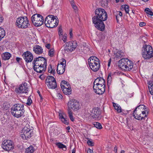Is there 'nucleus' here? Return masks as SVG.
I'll use <instances>...</instances> for the list:
<instances>
[{"mask_svg": "<svg viewBox=\"0 0 153 153\" xmlns=\"http://www.w3.org/2000/svg\"><path fill=\"white\" fill-rule=\"evenodd\" d=\"M95 16L92 18L93 22L98 30L103 31L105 28L103 22L106 20L108 18L107 13L104 9L98 8L95 11Z\"/></svg>", "mask_w": 153, "mask_h": 153, "instance_id": "obj_1", "label": "nucleus"}, {"mask_svg": "<svg viewBox=\"0 0 153 153\" xmlns=\"http://www.w3.org/2000/svg\"><path fill=\"white\" fill-rule=\"evenodd\" d=\"M24 105L22 104L14 105L12 108L11 111L12 115L17 118H19L23 115L25 110Z\"/></svg>", "mask_w": 153, "mask_h": 153, "instance_id": "obj_2", "label": "nucleus"}, {"mask_svg": "<svg viewBox=\"0 0 153 153\" xmlns=\"http://www.w3.org/2000/svg\"><path fill=\"white\" fill-rule=\"evenodd\" d=\"M141 55L145 59H149L153 57V49L149 45H145L142 48Z\"/></svg>", "mask_w": 153, "mask_h": 153, "instance_id": "obj_3", "label": "nucleus"}, {"mask_svg": "<svg viewBox=\"0 0 153 153\" xmlns=\"http://www.w3.org/2000/svg\"><path fill=\"white\" fill-rule=\"evenodd\" d=\"M88 65L90 68L93 71H98L100 68V60L95 56H91L88 60Z\"/></svg>", "mask_w": 153, "mask_h": 153, "instance_id": "obj_4", "label": "nucleus"}, {"mask_svg": "<svg viewBox=\"0 0 153 153\" xmlns=\"http://www.w3.org/2000/svg\"><path fill=\"white\" fill-rule=\"evenodd\" d=\"M59 21L52 15L48 16L45 19V24L48 27L52 28L56 27Z\"/></svg>", "mask_w": 153, "mask_h": 153, "instance_id": "obj_5", "label": "nucleus"}, {"mask_svg": "<svg viewBox=\"0 0 153 153\" xmlns=\"http://www.w3.org/2000/svg\"><path fill=\"white\" fill-rule=\"evenodd\" d=\"M148 114V111L147 110L142 111L135 108L134 111L133 115L135 119L140 120H145Z\"/></svg>", "mask_w": 153, "mask_h": 153, "instance_id": "obj_6", "label": "nucleus"}, {"mask_svg": "<svg viewBox=\"0 0 153 153\" xmlns=\"http://www.w3.org/2000/svg\"><path fill=\"white\" fill-rule=\"evenodd\" d=\"M27 17L18 18L16 21V25L19 28H26L30 25Z\"/></svg>", "mask_w": 153, "mask_h": 153, "instance_id": "obj_7", "label": "nucleus"}, {"mask_svg": "<svg viewBox=\"0 0 153 153\" xmlns=\"http://www.w3.org/2000/svg\"><path fill=\"white\" fill-rule=\"evenodd\" d=\"M32 22L36 27H39L42 25L44 23L43 16L40 14H35L31 17Z\"/></svg>", "mask_w": 153, "mask_h": 153, "instance_id": "obj_8", "label": "nucleus"}, {"mask_svg": "<svg viewBox=\"0 0 153 153\" xmlns=\"http://www.w3.org/2000/svg\"><path fill=\"white\" fill-rule=\"evenodd\" d=\"M30 126L28 125L25 126L22 131L21 137L24 140L30 138L32 135L33 133L32 129H30Z\"/></svg>", "mask_w": 153, "mask_h": 153, "instance_id": "obj_9", "label": "nucleus"}, {"mask_svg": "<svg viewBox=\"0 0 153 153\" xmlns=\"http://www.w3.org/2000/svg\"><path fill=\"white\" fill-rule=\"evenodd\" d=\"M33 65H40L46 68L47 60L43 57H38L34 58L33 62Z\"/></svg>", "mask_w": 153, "mask_h": 153, "instance_id": "obj_10", "label": "nucleus"}, {"mask_svg": "<svg viewBox=\"0 0 153 153\" xmlns=\"http://www.w3.org/2000/svg\"><path fill=\"white\" fill-rule=\"evenodd\" d=\"M68 109H70V110L72 109L74 111H77L80 108L79 102L73 99L68 102Z\"/></svg>", "mask_w": 153, "mask_h": 153, "instance_id": "obj_11", "label": "nucleus"}, {"mask_svg": "<svg viewBox=\"0 0 153 153\" xmlns=\"http://www.w3.org/2000/svg\"><path fill=\"white\" fill-rule=\"evenodd\" d=\"M2 147L4 150L9 151L12 150L14 148L13 144L11 140H4L2 142Z\"/></svg>", "mask_w": 153, "mask_h": 153, "instance_id": "obj_12", "label": "nucleus"}, {"mask_svg": "<svg viewBox=\"0 0 153 153\" xmlns=\"http://www.w3.org/2000/svg\"><path fill=\"white\" fill-rule=\"evenodd\" d=\"M65 49L67 51L71 52L75 50L77 46L76 41H71L65 43Z\"/></svg>", "mask_w": 153, "mask_h": 153, "instance_id": "obj_13", "label": "nucleus"}, {"mask_svg": "<svg viewBox=\"0 0 153 153\" xmlns=\"http://www.w3.org/2000/svg\"><path fill=\"white\" fill-rule=\"evenodd\" d=\"M28 90L27 84L24 83L20 85L18 88H16L15 91L17 93L22 94L27 93Z\"/></svg>", "mask_w": 153, "mask_h": 153, "instance_id": "obj_14", "label": "nucleus"}, {"mask_svg": "<svg viewBox=\"0 0 153 153\" xmlns=\"http://www.w3.org/2000/svg\"><path fill=\"white\" fill-rule=\"evenodd\" d=\"M22 56L26 63L30 62L33 59L32 53L28 51L24 52L22 54Z\"/></svg>", "mask_w": 153, "mask_h": 153, "instance_id": "obj_15", "label": "nucleus"}, {"mask_svg": "<svg viewBox=\"0 0 153 153\" xmlns=\"http://www.w3.org/2000/svg\"><path fill=\"white\" fill-rule=\"evenodd\" d=\"M101 114V112L100 109L98 108H96L92 110L91 115L93 119L95 120H99L100 119V116Z\"/></svg>", "mask_w": 153, "mask_h": 153, "instance_id": "obj_16", "label": "nucleus"}, {"mask_svg": "<svg viewBox=\"0 0 153 153\" xmlns=\"http://www.w3.org/2000/svg\"><path fill=\"white\" fill-rule=\"evenodd\" d=\"M105 85H94L93 88L94 91L98 94H102L105 91Z\"/></svg>", "mask_w": 153, "mask_h": 153, "instance_id": "obj_17", "label": "nucleus"}, {"mask_svg": "<svg viewBox=\"0 0 153 153\" xmlns=\"http://www.w3.org/2000/svg\"><path fill=\"white\" fill-rule=\"evenodd\" d=\"M33 68L36 72L39 73H42L46 70V68L40 65H33Z\"/></svg>", "mask_w": 153, "mask_h": 153, "instance_id": "obj_18", "label": "nucleus"}, {"mask_svg": "<svg viewBox=\"0 0 153 153\" xmlns=\"http://www.w3.org/2000/svg\"><path fill=\"white\" fill-rule=\"evenodd\" d=\"M127 59L125 58H123L119 61L118 64L119 68L125 70Z\"/></svg>", "mask_w": 153, "mask_h": 153, "instance_id": "obj_19", "label": "nucleus"}, {"mask_svg": "<svg viewBox=\"0 0 153 153\" xmlns=\"http://www.w3.org/2000/svg\"><path fill=\"white\" fill-rule=\"evenodd\" d=\"M105 80L100 77L97 78L94 82V85H105Z\"/></svg>", "mask_w": 153, "mask_h": 153, "instance_id": "obj_20", "label": "nucleus"}, {"mask_svg": "<svg viewBox=\"0 0 153 153\" xmlns=\"http://www.w3.org/2000/svg\"><path fill=\"white\" fill-rule=\"evenodd\" d=\"M33 51L36 54L40 55L43 52L42 48L38 45H35L33 47Z\"/></svg>", "mask_w": 153, "mask_h": 153, "instance_id": "obj_21", "label": "nucleus"}, {"mask_svg": "<svg viewBox=\"0 0 153 153\" xmlns=\"http://www.w3.org/2000/svg\"><path fill=\"white\" fill-rule=\"evenodd\" d=\"M125 70L130 71L133 68L134 64L133 62L128 59H127Z\"/></svg>", "mask_w": 153, "mask_h": 153, "instance_id": "obj_22", "label": "nucleus"}, {"mask_svg": "<svg viewBox=\"0 0 153 153\" xmlns=\"http://www.w3.org/2000/svg\"><path fill=\"white\" fill-rule=\"evenodd\" d=\"M65 66H62L58 64L57 68V71L58 74H63L65 71Z\"/></svg>", "mask_w": 153, "mask_h": 153, "instance_id": "obj_23", "label": "nucleus"}, {"mask_svg": "<svg viewBox=\"0 0 153 153\" xmlns=\"http://www.w3.org/2000/svg\"><path fill=\"white\" fill-rule=\"evenodd\" d=\"M64 115H65V114L63 113H59V118L63 123L68 124V120H66V118H64Z\"/></svg>", "mask_w": 153, "mask_h": 153, "instance_id": "obj_24", "label": "nucleus"}, {"mask_svg": "<svg viewBox=\"0 0 153 153\" xmlns=\"http://www.w3.org/2000/svg\"><path fill=\"white\" fill-rule=\"evenodd\" d=\"M11 56V54L8 52H5L2 55V57L4 60L9 59Z\"/></svg>", "mask_w": 153, "mask_h": 153, "instance_id": "obj_25", "label": "nucleus"}, {"mask_svg": "<svg viewBox=\"0 0 153 153\" xmlns=\"http://www.w3.org/2000/svg\"><path fill=\"white\" fill-rule=\"evenodd\" d=\"M55 80V79L53 76H48L47 77L45 80L46 84L47 85Z\"/></svg>", "mask_w": 153, "mask_h": 153, "instance_id": "obj_26", "label": "nucleus"}, {"mask_svg": "<svg viewBox=\"0 0 153 153\" xmlns=\"http://www.w3.org/2000/svg\"><path fill=\"white\" fill-rule=\"evenodd\" d=\"M47 85L48 87L50 88L54 89L56 88L57 86L56 80L48 84Z\"/></svg>", "mask_w": 153, "mask_h": 153, "instance_id": "obj_27", "label": "nucleus"}, {"mask_svg": "<svg viewBox=\"0 0 153 153\" xmlns=\"http://www.w3.org/2000/svg\"><path fill=\"white\" fill-rule=\"evenodd\" d=\"M71 88L70 87H66L64 88L62 91L66 95H70L71 94Z\"/></svg>", "mask_w": 153, "mask_h": 153, "instance_id": "obj_28", "label": "nucleus"}, {"mask_svg": "<svg viewBox=\"0 0 153 153\" xmlns=\"http://www.w3.org/2000/svg\"><path fill=\"white\" fill-rule=\"evenodd\" d=\"M56 145L57 146L58 148L62 149L64 151H65L67 149L66 146L65 145L62 144V143L59 142L56 143Z\"/></svg>", "mask_w": 153, "mask_h": 153, "instance_id": "obj_29", "label": "nucleus"}, {"mask_svg": "<svg viewBox=\"0 0 153 153\" xmlns=\"http://www.w3.org/2000/svg\"><path fill=\"white\" fill-rule=\"evenodd\" d=\"M113 105L115 109H116L118 112L120 113L121 112V108L118 104L115 103H113Z\"/></svg>", "mask_w": 153, "mask_h": 153, "instance_id": "obj_30", "label": "nucleus"}, {"mask_svg": "<svg viewBox=\"0 0 153 153\" xmlns=\"http://www.w3.org/2000/svg\"><path fill=\"white\" fill-rule=\"evenodd\" d=\"M149 84L148 88L150 94H153V82H149Z\"/></svg>", "mask_w": 153, "mask_h": 153, "instance_id": "obj_31", "label": "nucleus"}, {"mask_svg": "<svg viewBox=\"0 0 153 153\" xmlns=\"http://www.w3.org/2000/svg\"><path fill=\"white\" fill-rule=\"evenodd\" d=\"M10 107V105L7 102H5L3 103V106H2V108L3 110L6 111L9 110V109Z\"/></svg>", "mask_w": 153, "mask_h": 153, "instance_id": "obj_32", "label": "nucleus"}, {"mask_svg": "<svg viewBox=\"0 0 153 153\" xmlns=\"http://www.w3.org/2000/svg\"><path fill=\"white\" fill-rule=\"evenodd\" d=\"M124 53L121 51H118V52L115 53V56L118 58L120 59L123 56Z\"/></svg>", "mask_w": 153, "mask_h": 153, "instance_id": "obj_33", "label": "nucleus"}, {"mask_svg": "<svg viewBox=\"0 0 153 153\" xmlns=\"http://www.w3.org/2000/svg\"><path fill=\"white\" fill-rule=\"evenodd\" d=\"M34 151V149L33 146H30L26 149V153H33Z\"/></svg>", "mask_w": 153, "mask_h": 153, "instance_id": "obj_34", "label": "nucleus"}, {"mask_svg": "<svg viewBox=\"0 0 153 153\" xmlns=\"http://www.w3.org/2000/svg\"><path fill=\"white\" fill-rule=\"evenodd\" d=\"M68 111L69 115V116L71 120L73 122L74 121V119L73 116V113L71 110H70V109H68Z\"/></svg>", "mask_w": 153, "mask_h": 153, "instance_id": "obj_35", "label": "nucleus"}, {"mask_svg": "<svg viewBox=\"0 0 153 153\" xmlns=\"http://www.w3.org/2000/svg\"><path fill=\"white\" fill-rule=\"evenodd\" d=\"M135 108H137V110H142V111L147 110L146 107L143 105H140L137 107Z\"/></svg>", "mask_w": 153, "mask_h": 153, "instance_id": "obj_36", "label": "nucleus"}, {"mask_svg": "<svg viewBox=\"0 0 153 153\" xmlns=\"http://www.w3.org/2000/svg\"><path fill=\"white\" fill-rule=\"evenodd\" d=\"M48 71L49 73H52L54 76L55 74V69L52 68L51 64L49 65L48 67Z\"/></svg>", "mask_w": 153, "mask_h": 153, "instance_id": "obj_37", "label": "nucleus"}, {"mask_svg": "<svg viewBox=\"0 0 153 153\" xmlns=\"http://www.w3.org/2000/svg\"><path fill=\"white\" fill-rule=\"evenodd\" d=\"M5 31L3 29L0 27V41L5 35Z\"/></svg>", "mask_w": 153, "mask_h": 153, "instance_id": "obj_38", "label": "nucleus"}, {"mask_svg": "<svg viewBox=\"0 0 153 153\" xmlns=\"http://www.w3.org/2000/svg\"><path fill=\"white\" fill-rule=\"evenodd\" d=\"M93 125L94 126L98 129H101L102 128V127L101 124L98 122H94Z\"/></svg>", "mask_w": 153, "mask_h": 153, "instance_id": "obj_39", "label": "nucleus"}, {"mask_svg": "<svg viewBox=\"0 0 153 153\" xmlns=\"http://www.w3.org/2000/svg\"><path fill=\"white\" fill-rule=\"evenodd\" d=\"M144 11L146 13L150 15L151 16H153V12L149 8H146L145 9Z\"/></svg>", "mask_w": 153, "mask_h": 153, "instance_id": "obj_40", "label": "nucleus"}, {"mask_svg": "<svg viewBox=\"0 0 153 153\" xmlns=\"http://www.w3.org/2000/svg\"><path fill=\"white\" fill-rule=\"evenodd\" d=\"M101 5L102 7L106 6L108 5L107 0H101Z\"/></svg>", "mask_w": 153, "mask_h": 153, "instance_id": "obj_41", "label": "nucleus"}, {"mask_svg": "<svg viewBox=\"0 0 153 153\" xmlns=\"http://www.w3.org/2000/svg\"><path fill=\"white\" fill-rule=\"evenodd\" d=\"M111 74H109L107 77V84L108 85H110L111 81Z\"/></svg>", "mask_w": 153, "mask_h": 153, "instance_id": "obj_42", "label": "nucleus"}, {"mask_svg": "<svg viewBox=\"0 0 153 153\" xmlns=\"http://www.w3.org/2000/svg\"><path fill=\"white\" fill-rule=\"evenodd\" d=\"M121 7L124 8L126 13H128L129 11V6L127 5H125L124 6L122 5Z\"/></svg>", "mask_w": 153, "mask_h": 153, "instance_id": "obj_43", "label": "nucleus"}, {"mask_svg": "<svg viewBox=\"0 0 153 153\" xmlns=\"http://www.w3.org/2000/svg\"><path fill=\"white\" fill-rule=\"evenodd\" d=\"M54 53V50L53 48L50 49L49 51L48 54L49 56L51 57H52L53 56Z\"/></svg>", "mask_w": 153, "mask_h": 153, "instance_id": "obj_44", "label": "nucleus"}, {"mask_svg": "<svg viewBox=\"0 0 153 153\" xmlns=\"http://www.w3.org/2000/svg\"><path fill=\"white\" fill-rule=\"evenodd\" d=\"M84 79L81 78L77 80V83L79 85H82L84 82Z\"/></svg>", "mask_w": 153, "mask_h": 153, "instance_id": "obj_45", "label": "nucleus"}, {"mask_svg": "<svg viewBox=\"0 0 153 153\" xmlns=\"http://www.w3.org/2000/svg\"><path fill=\"white\" fill-rule=\"evenodd\" d=\"M61 84H63V85H65V88H66V87H70L69 83L65 80L62 81L61 82Z\"/></svg>", "mask_w": 153, "mask_h": 153, "instance_id": "obj_46", "label": "nucleus"}, {"mask_svg": "<svg viewBox=\"0 0 153 153\" xmlns=\"http://www.w3.org/2000/svg\"><path fill=\"white\" fill-rule=\"evenodd\" d=\"M32 103V101L31 98H28L27 100V102L26 104L28 105H31Z\"/></svg>", "mask_w": 153, "mask_h": 153, "instance_id": "obj_47", "label": "nucleus"}, {"mask_svg": "<svg viewBox=\"0 0 153 153\" xmlns=\"http://www.w3.org/2000/svg\"><path fill=\"white\" fill-rule=\"evenodd\" d=\"M65 64L66 61L65 59H63L62 61V62H61L60 64H59V65H61L62 66H65Z\"/></svg>", "mask_w": 153, "mask_h": 153, "instance_id": "obj_48", "label": "nucleus"}, {"mask_svg": "<svg viewBox=\"0 0 153 153\" xmlns=\"http://www.w3.org/2000/svg\"><path fill=\"white\" fill-rule=\"evenodd\" d=\"M62 31L61 27H59V35H62Z\"/></svg>", "mask_w": 153, "mask_h": 153, "instance_id": "obj_49", "label": "nucleus"}, {"mask_svg": "<svg viewBox=\"0 0 153 153\" xmlns=\"http://www.w3.org/2000/svg\"><path fill=\"white\" fill-rule=\"evenodd\" d=\"M87 143L88 145L90 146H93V143L92 141L91 140H88V141Z\"/></svg>", "mask_w": 153, "mask_h": 153, "instance_id": "obj_50", "label": "nucleus"}, {"mask_svg": "<svg viewBox=\"0 0 153 153\" xmlns=\"http://www.w3.org/2000/svg\"><path fill=\"white\" fill-rule=\"evenodd\" d=\"M116 17L117 22H119V19H121V17H120L119 16H118V15L117 14H116Z\"/></svg>", "mask_w": 153, "mask_h": 153, "instance_id": "obj_51", "label": "nucleus"}, {"mask_svg": "<svg viewBox=\"0 0 153 153\" xmlns=\"http://www.w3.org/2000/svg\"><path fill=\"white\" fill-rule=\"evenodd\" d=\"M69 31H70L69 34H70V37L71 38L72 37L73 35V33H72V28H71L69 30Z\"/></svg>", "mask_w": 153, "mask_h": 153, "instance_id": "obj_52", "label": "nucleus"}, {"mask_svg": "<svg viewBox=\"0 0 153 153\" xmlns=\"http://www.w3.org/2000/svg\"><path fill=\"white\" fill-rule=\"evenodd\" d=\"M116 14L118 15V16H119L120 17H121L122 16V13L121 11L117 12Z\"/></svg>", "mask_w": 153, "mask_h": 153, "instance_id": "obj_53", "label": "nucleus"}, {"mask_svg": "<svg viewBox=\"0 0 153 153\" xmlns=\"http://www.w3.org/2000/svg\"><path fill=\"white\" fill-rule=\"evenodd\" d=\"M111 62V58H110L109 59V60L108 61V67H109L110 66Z\"/></svg>", "mask_w": 153, "mask_h": 153, "instance_id": "obj_54", "label": "nucleus"}, {"mask_svg": "<svg viewBox=\"0 0 153 153\" xmlns=\"http://www.w3.org/2000/svg\"><path fill=\"white\" fill-rule=\"evenodd\" d=\"M146 23L144 22H141L139 24V25L140 27H142L145 26Z\"/></svg>", "mask_w": 153, "mask_h": 153, "instance_id": "obj_55", "label": "nucleus"}, {"mask_svg": "<svg viewBox=\"0 0 153 153\" xmlns=\"http://www.w3.org/2000/svg\"><path fill=\"white\" fill-rule=\"evenodd\" d=\"M71 6L73 8L74 10H77V7L74 4H73L71 5Z\"/></svg>", "mask_w": 153, "mask_h": 153, "instance_id": "obj_56", "label": "nucleus"}, {"mask_svg": "<svg viewBox=\"0 0 153 153\" xmlns=\"http://www.w3.org/2000/svg\"><path fill=\"white\" fill-rule=\"evenodd\" d=\"M62 40L64 42H66L67 40V36H64L62 38Z\"/></svg>", "mask_w": 153, "mask_h": 153, "instance_id": "obj_57", "label": "nucleus"}, {"mask_svg": "<svg viewBox=\"0 0 153 153\" xmlns=\"http://www.w3.org/2000/svg\"><path fill=\"white\" fill-rule=\"evenodd\" d=\"M37 92L39 94V96H40V99H41V100L42 101V99H43V98L42 97V96L41 95V94L40 93V91H37Z\"/></svg>", "mask_w": 153, "mask_h": 153, "instance_id": "obj_58", "label": "nucleus"}, {"mask_svg": "<svg viewBox=\"0 0 153 153\" xmlns=\"http://www.w3.org/2000/svg\"><path fill=\"white\" fill-rule=\"evenodd\" d=\"M3 20V17L1 15H0V25L2 22Z\"/></svg>", "mask_w": 153, "mask_h": 153, "instance_id": "obj_59", "label": "nucleus"}, {"mask_svg": "<svg viewBox=\"0 0 153 153\" xmlns=\"http://www.w3.org/2000/svg\"><path fill=\"white\" fill-rule=\"evenodd\" d=\"M45 47L48 49H49L50 48V44H47L45 45Z\"/></svg>", "mask_w": 153, "mask_h": 153, "instance_id": "obj_60", "label": "nucleus"}, {"mask_svg": "<svg viewBox=\"0 0 153 153\" xmlns=\"http://www.w3.org/2000/svg\"><path fill=\"white\" fill-rule=\"evenodd\" d=\"M87 153H93V151L90 149H89L87 151Z\"/></svg>", "mask_w": 153, "mask_h": 153, "instance_id": "obj_61", "label": "nucleus"}, {"mask_svg": "<svg viewBox=\"0 0 153 153\" xmlns=\"http://www.w3.org/2000/svg\"><path fill=\"white\" fill-rule=\"evenodd\" d=\"M61 89L63 90L64 88H65V86L63 85V84H61Z\"/></svg>", "mask_w": 153, "mask_h": 153, "instance_id": "obj_62", "label": "nucleus"}, {"mask_svg": "<svg viewBox=\"0 0 153 153\" xmlns=\"http://www.w3.org/2000/svg\"><path fill=\"white\" fill-rule=\"evenodd\" d=\"M57 96L59 98V99H62V95L60 94H58Z\"/></svg>", "mask_w": 153, "mask_h": 153, "instance_id": "obj_63", "label": "nucleus"}, {"mask_svg": "<svg viewBox=\"0 0 153 153\" xmlns=\"http://www.w3.org/2000/svg\"><path fill=\"white\" fill-rule=\"evenodd\" d=\"M21 59V58L18 57H17L16 58V60L17 62H19Z\"/></svg>", "mask_w": 153, "mask_h": 153, "instance_id": "obj_64", "label": "nucleus"}]
</instances>
